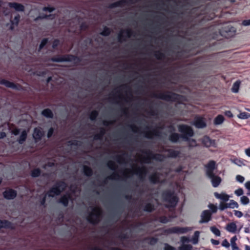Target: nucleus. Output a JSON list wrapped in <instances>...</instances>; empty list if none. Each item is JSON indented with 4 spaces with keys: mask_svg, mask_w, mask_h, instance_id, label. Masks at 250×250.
<instances>
[{
    "mask_svg": "<svg viewBox=\"0 0 250 250\" xmlns=\"http://www.w3.org/2000/svg\"><path fill=\"white\" fill-rule=\"evenodd\" d=\"M101 213V211L99 207L94 208L88 217V221L94 224L97 223L100 220Z\"/></svg>",
    "mask_w": 250,
    "mask_h": 250,
    "instance_id": "f257e3e1",
    "label": "nucleus"
},
{
    "mask_svg": "<svg viewBox=\"0 0 250 250\" xmlns=\"http://www.w3.org/2000/svg\"><path fill=\"white\" fill-rule=\"evenodd\" d=\"M66 188V184L64 182L58 183L55 187L53 188L47 194L49 196L54 197L58 195L62 190Z\"/></svg>",
    "mask_w": 250,
    "mask_h": 250,
    "instance_id": "f03ea898",
    "label": "nucleus"
},
{
    "mask_svg": "<svg viewBox=\"0 0 250 250\" xmlns=\"http://www.w3.org/2000/svg\"><path fill=\"white\" fill-rule=\"evenodd\" d=\"M191 230L189 227H178L171 228L167 230V233L183 234Z\"/></svg>",
    "mask_w": 250,
    "mask_h": 250,
    "instance_id": "7ed1b4c3",
    "label": "nucleus"
},
{
    "mask_svg": "<svg viewBox=\"0 0 250 250\" xmlns=\"http://www.w3.org/2000/svg\"><path fill=\"white\" fill-rule=\"evenodd\" d=\"M179 131L182 133L184 138L186 139H187L188 137L192 136L193 134L192 129L190 127L185 125H179Z\"/></svg>",
    "mask_w": 250,
    "mask_h": 250,
    "instance_id": "20e7f679",
    "label": "nucleus"
},
{
    "mask_svg": "<svg viewBox=\"0 0 250 250\" xmlns=\"http://www.w3.org/2000/svg\"><path fill=\"white\" fill-rule=\"evenodd\" d=\"M206 174L208 177L214 174V171L216 169L215 162L213 161H210L206 167Z\"/></svg>",
    "mask_w": 250,
    "mask_h": 250,
    "instance_id": "39448f33",
    "label": "nucleus"
},
{
    "mask_svg": "<svg viewBox=\"0 0 250 250\" xmlns=\"http://www.w3.org/2000/svg\"><path fill=\"white\" fill-rule=\"evenodd\" d=\"M166 201L168 203L166 205L167 207H174L177 203L178 199L174 194L170 193L167 195Z\"/></svg>",
    "mask_w": 250,
    "mask_h": 250,
    "instance_id": "423d86ee",
    "label": "nucleus"
},
{
    "mask_svg": "<svg viewBox=\"0 0 250 250\" xmlns=\"http://www.w3.org/2000/svg\"><path fill=\"white\" fill-rule=\"evenodd\" d=\"M226 229L229 232L235 233L237 231H240V229H237L236 222H232L228 224L226 227Z\"/></svg>",
    "mask_w": 250,
    "mask_h": 250,
    "instance_id": "0eeeda50",
    "label": "nucleus"
},
{
    "mask_svg": "<svg viewBox=\"0 0 250 250\" xmlns=\"http://www.w3.org/2000/svg\"><path fill=\"white\" fill-rule=\"evenodd\" d=\"M203 144L206 147H216L215 140H211L208 137L205 136L202 139Z\"/></svg>",
    "mask_w": 250,
    "mask_h": 250,
    "instance_id": "6e6552de",
    "label": "nucleus"
},
{
    "mask_svg": "<svg viewBox=\"0 0 250 250\" xmlns=\"http://www.w3.org/2000/svg\"><path fill=\"white\" fill-rule=\"evenodd\" d=\"M194 125L198 128H203L206 126L205 119L200 117H196L195 119Z\"/></svg>",
    "mask_w": 250,
    "mask_h": 250,
    "instance_id": "1a4fd4ad",
    "label": "nucleus"
},
{
    "mask_svg": "<svg viewBox=\"0 0 250 250\" xmlns=\"http://www.w3.org/2000/svg\"><path fill=\"white\" fill-rule=\"evenodd\" d=\"M208 178L210 179L213 187H217L221 182V178L215 174L208 176Z\"/></svg>",
    "mask_w": 250,
    "mask_h": 250,
    "instance_id": "9d476101",
    "label": "nucleus"
},
{
    "mask_svg": "<svg viewBox=\"0 0 250 250\" xmlns=\"http://www.w3.org/2000/svg\"><path fill=\"white\" fill-rule=\"evenodd\" d=\"M211 213L209 210H205L201 215V223H206L209 221L211 218Z\"/></svg>",
    "mask_w": 250,
    "mask_h": 250,
    "instance_id": "9b49d317",
    "label": "nucleus"
},
{
    "mask_svg": "<svg viewBox=\"0 0 250 250\" xmlns=\"http://www.w3.org/2000/svg\"><path fill=\"white\" fill-rule=\"evenodd\" d=\"M3 195L5 198L11 199L16 197V192L14 190L9 189L4 192Z\"/></svg>",
    "mask_w": 250,
    "mask_h": 250,
    "instance_id": "f8f14e48",
    "label": "nucleus"
},
{
    "mask_svg": "<svg viewBox=\"0 0 250 250\" xmlns=\"http://www.w3.org/2000/svg\"><path fill=\"white\" fill-rule=\"evenodd\" d=\"M8 5L10 8H13L16 11H22L24 10V6L22 4L18 3H8Z\"/></svg>",
    "mask_w": 250,
    "mask_h": 250,
    "instance_id": "ddd939ff",
    "label": "nucleus"
},
{
    "mask_svg": "<svg viewBox=\"0 0 250 250\" xmlns=\"http://www.w3.org/2000/svg\"><path fill=\"white\" fill-rule=\"evenodd\" d=\"M215 197L218 199H220L223 202H227L229 200V196L228 194L222 192L221 193H218L217 192H215L214 193Z\"/></svg>",
    "mask_w": 250,
    "mask_h": 250,
    "instance_id": "4468645a",
    "label": "nucleus"
},
{
    "mask_svg": "<svg viewBox=\"0 0 250 250\" xmlns=\"http://www.w3.org/2000/svg\"><path fill=\"white\" fill-rule=\"evenodd\" d=\"M43 135V132L41 128H36L33 136L36 142L40 140Z\"/></svg>",
    "mask_w": 250,
    "mask_h": 250,
    "instance_id": "2eb2a0df",
    "label": "nucleus"
},
{
    "mask_svg": "<svg viewBox=\"0 0 250 250\" xmlns=\"http://www.w3.org/2000/svg\"><path fill=\"white\" fill-rule=\"evenodd\" d=\"M162 175H160L158 173H155L154 174L151 175L150 176V180L153 183H159L162 182L163 180L161 179V177H162Z\"/></svg>",
    "mask_w": 250,
    "mask_h": 250,
    "instance_id": "dca6fc26",
    "label": "nucleus"
},
{
    "mask_svg": "<svg viewBox=\"0 0 250 250\" xmlns=\"http://www.w3.org/2000/svg\"><path fill=\"white\" fill-rule=\"evenodd\" d=\"M72 195L67 194L66 195L63 196L61 199V202L65 206H67L69 200H73Z\"/></svg>",
    "mask_w": 250,
    "mask_h": 250,
    "instance_id": "f3484780",
    "label": "nucleus"
},
{
    "mask_svg": "<svg viewBox=\"0 0 250 250\" xmlns=\"http://www.w3.org/2000/svg\"><path fill=\"white\" fill-rule=\"evenodd\" d=\"M231 162L239 167H242L246 166L247 161L244 159L236 158L233 160H231Z\"/></svg>",
    "mask_w": 250,
    "mask_h": 250,
    "instance_id": "a211bd4d",
    "label": "nucleus"
},
{
    "mask_svg": "<svg viewBox=\"0 0 250 250\" xmlns=\"http://www.w3.org/2000/svg\"><path fill=\"white\" fill-rule=\"evenodd\" d=\"M237 238L236 236L232 237L230 240V245L232 248V250H240V249L237 246L236 243V241H237Z\"/></svg>",
    "mask_w": 250,
    "mask_h": 250,
    "instance_id": "6ab92c4d",
    "label": "nucleus"
},
{
    "mask_svg": "<svg viewBox=\"0 0 250 250\" xmlns=\"http://www.w3.org/2000/svg\"><path fill=\"white\" fill-rule=\"evenodd\" d=\"M200 232L199 231H196L192 238L190 239V242L193 244H196L198 243L199 238Z\"/></svg>",
    "mask_w": 250,
    "mask_h": 250,
    "instance_id": "aec40b11",
    "label": "nucleus"
},
{
    "mask_svg": "<svg viewBox=\"0 0 250 250\" xmlns=\"http://www.w3.org/2000/svg\"><path fill=\"white\" fill-rule=\"evenodd\" d=\"M20 17L19 15L16 16L14 19L11 21V24L9 27L10 29H13L15 26H17L19 23Z\"/></svg>",
    "mask_w": 250,
    "mask_h": 250,
    "instance_id": "412c9836",
    "label": "nucleus"
},
{
    "mask_svg": "<svg viewBox=\"0 0 250 250\" xmlns=\"http://www.w3.org/2000/svg\"><path fill=\"white\" fill-rule=\"evenodd\" d=\"M224 121V117L222 115H218L214 119V124L215 125H219L222 124Z\"/></svg>",
    "mask_w": 250,
    "mask_h": 250,
    "instance_id": "4be33fe9",
    "label": "nucleus"
},
{
    "mask_svg": "<svg viewBox=\"0 0 250 250\" xmlns=\"http://www.w3.org/2000/svg\"><path fill=\"white\" fill-rule=\"evenodd\" d=\"M2 228H13V227L11 223L7 221L0 220V229Z\"/></svg>",
    "mask_w": 250,
    "mask_h": 250,
    "instance_id": "5701e85b",
    "label": "nucleus"
},
{
    "mask_svg": "<svg viewBox=\"0 0 250 250\" xmlns=\"http://www.w3.org/2000/svg\"><path fill=\"white\" fill-rule=\"evenodd\" d=\"M227 204L228 208H238L239 207L238 203L233 200H230Z\"/></svg>",
    "mask_w": 250,
    "mask_h": 250,
    "instance_id": "b1692460",
    "label": "nucleus"
},
{
    "mask_svg": "<svg viewBox=\"0 0 250 250\" xmlns=\"http://www.w3.org/2000/svg\"><path fill=\"white\" fill-rule=\"evenodd\" d=\"M27 133L25 130H23L21 131V134L20 135V137L18 140L19 143L20 144H22L23 142L25 141L26 138Z\"/></svg>",
    "mask_w": 250,
    "mask_h": 250,
    "instance_id": "393cba45",
    "label": "nucleus"
},
{
    "mask_svg": "<svg viewBox=\"0 0 250 250\" xmlns=\"http://www.w3.org/2000/svg\"><path fill=\"white\" fill-rule=\"evenodd\" d=\"M0 83L5 85L6 86L8 87H11V88H16L15 85L13 83L8 82V81H7L4 80H2L0 82Z\"/></svg>",
    "mask_w": 250,
    "mask_h": 250,
    "instance_id": "a878e982",
    "label": "nucleus"
},
{
    "mask_svg": "<svg viewBox=\"0 0 250 250\" xmlns=\"http://www.w3.org/2000/svg\"><path fill=\"white\" fill-rule=\"evenodd\" d=\"M237 117H238V118H239V119H243V120L247 119L250 117V114L247 112H240L237 115Z\"/></svg>",
    "mask_w": 250,
    "mask_h": 250,
    "instance_id": "bb28decb",
    "label": "nucleus"
},
{
    "mask_svg": "<svg viewBox=\"0 0 250 250\" xmlns=\"http://www.w3.org/2000/svg\"><path fill=\"white\" fill-rule=\"evenodd\" d=\"M42 114L45 117L48 118H52L53 116V113L51 111L48 109H44L42 112Z\"/></svg>",
    "mask_w": 250,
    "mask_h": 250,
    "instance_id": "cd10ccee",
    "label": "nucleus"
},
{
    "mask_svg": "<svg viewBox=\"0 0 250 250\" xmlns=\"http://www.w3.org/2000/svg\"><path fill=\"white\" fill-rule=\"evenodd\" d=\"M211 231L217 236H220L221 235L220 231L215 227H211L210 228Z\"/></svg>",
    "mask_w": 250,
    "mask_h": 250,
    "instance_id": "c85d7f7f",
    "label": "nucleus"
},
{
    "mask_svg": "<svg viewBox=\"0 0 250 250\" xmlns=\"http://www.w3.org/2000/svg\"><path fill=\"white\" fill-rule=\"evenodd\" d=\"M239 86H240V82H239L237 81L235 83H234V84H233L232 87L231 88L232 92H233L234 93L238 92V91L239 90Z\"/></svg>",
    "mask_w": 250,
    "mask_h": 250,
    "instance_id": "c756f323",
    "label": "nucleus"
},
{
    "mask_svg": "<svg viewBox=\"0 0 250 250\" xmlns=\"http://www.w3.org/2000/svg\"><path fill=\"white\" fill-rule=\"evenodd\" d=\"M240 202L242 204L246 205L249 204L250 199L246 196H243L240 198Z\"/></svg>",
    "mask_w": 250,
    "mask_h": 250,
    "instance_id": "7c9ffc66",
    "label": "nucleus"
},
{
    "mask_svg": "<svg viewBox=\"0 0 250 250\" xmlns=\"http://www.w3.org/2000/svg\"><path fill=\"white\" fill-rule=\"evenodd\" d=\"M74 59V57L71 56H68L67 57V58H66L65 59L63 58L54 59H53V61H56V62H62V61H71L72 60H73Z\"/></svg>",
    "mask_w": 250,
    "mask_h": 250,
    "instance_id": "2f4dec72",
    "label": "nucleus"
},
{
    "mask_svg": "<svg viewBox=\"0 0 250 250\" xmlns=\"http://www.w3.org/2000/svg\"><path fill=\"white\" fill-rule=\"evenodd\" d=\"M228 208L227 203H225L224 202H221L219 206V209L221 210H223L226 208Z\"/></svg>",
    "mask_w": 250,
    "mask_h": 250,
    "instance_id": "473e14b6",
    "label": "nucleus"
},
{
    "mask_svg": "<svg viewBox=\"0 0 250 250\" xmlns=\"http://www.w3.org/2000/svg\"><path fill=\"white\" fill-rule=\"evenodd\" d=\"M179 135L177 133H173L170 135V139L172 142H176L179 139Z\"/></svg>",
    "mask_w": 250,
    "mask_h": 250,
    "instance_id": "72a5a7b5",
    "label": "nucleus"
},
{
    "mask_svg": "<svg viewBox=\"0 0 250 250\" xmlns=\"http://www.w3.org/2000/svg\"><path fill=\"white\" fill-rule=\"evenodd\" d=\"M83 171L85 175L89 176L92 174V170L88 167H83Z\"/></svg>",
    "mask_w": 250,
    "mask_h": 250,
    "instance_id": "f704fd0d",
    "label": "nucleus"
},
{
    "mask_svg": "<svg viewBox=\"0 0 250 250\" xmlns=\"http://www.w3.org/2000/svg\"><path fill=\"white\" fill-rule=\"evenodd\" d=\"M192 246L190 245L183 244L179 249V250H191Z\"/></svg>",
    "mask_w": 250,
    "mask_h": 250,
    "instance_id": "c9c22d12",
    "label": "nucleus"
},
{
    "mask_svg": "<svg viewBox=\"0 0 250 250\" xmlns=\"http://www.w3.org/2000/svg\"><path fill=\"white\" fill-rule=\"evenodd\" d=\"M179 152L177 151H174L172 149L169 150V156L172 157H176L178 155Z\"/></svg>",
    "mask_w": 250,
    "mask_h": 250,
    "instance_id": "e433bc0d",
    "label": "nucleus"
},
{
    "mask_svg": "<svg viewBox=\"0 0 250 250\" xmlns=\"http://www.w3.org/2000/svg\"><path fill=\"white\" fill-rule=\"evenodd\" d=\"M40 174V171L39 169H35L33 170L32 172V176L33 177H37Z\"/></svg>",
    "mask_w": 250,
    "mask_h": 250,
    "instance_id": "4c0bfd02",
    "label": "nucleus"
},
{
    "mask_svg": "<svg viewBox=\"0 0 250 250\" xmlns=\"http://www.w3.org/2000/svg\"><path fill=\"white\" fill-rule=\"evenodd\" d=\"M222 246L226 248H229L230 244L227 239H225L222 243Z\"/></svg>",
    "mask_w": 250,
    "mask_h": 250,
    "instance_id": "58836bf2",
    "label": "nucleus"
},
{
    "mask_svg": "<svg viewBox=\"0 0 250 250\" xmlns=\"http://www.w3.org/2000/svg\"><path fill=\"white\" fill-rule=\"evenodd\" d=\"M234 193L237 196H239L243 195L244 192L243 189L240 188L235 190Z\"/></svg>",
    "mask_w": 250,
    "mask_h": 250,
    "instance_id": "ea45409f",
    "label": "nucleus"
},
{
    "mask_svg": "<svg viewBox=\"0 0 250 250\" xmlns=\"http://www.w3.org/2000/svg\"><path fill=\"white\" fill-rule=\"evenodd\" d=\"M236 180H237V181H238V182H240V183H243L244 180H245V178L243 176L240 175H237L236 176Z\"/></svg>",
    "mask_w": 250,
    "mask_h": 250,
    "instance_id": "a19ab883",
    "label": "nucleus"
},
{
    "mask_svg": "<svg viewBox=\"0 0 250 250\" xmlns=\"http://www.w3.org/2000/svg\"><path fill=\"white\" fill-rule=\"evenodd\" d=\"M234 214L238 218H241L243 215L241 211L236 210H234Z\"/></svg>",
    "mask_w": 250,
    "mask_h": 250,
    "instance_id": "79ce46f5",
    "label": "nucleus"
},
{
    "mask_svg": "<svg viewBox=\"0 0 250 250\" xmlns=\"http://www.w3.org/2000/svg\"><path fill=\"white\" fill-rule=\"evenodd\" d=\"M98 113L96 111H93L91 112L90 117L92 120H94L96 118Z\"/></svg>",
    "mask_w": 250,
    "mask_h": 250,
    "instance_id": "37998d69",
    "label": "nucleus"
},
{
    "mask_svg": "<svg viewBox=\"0 0 250 250\" xmlns=\"http://www.w3.org/2000/svg\"><path fill=\"white\" fill-rule=\"evenodd\" d=\"M209 208L211 210L212 212H216L217 209V207L213 204H210L208 206Z\"/></svg>",
    "mask_w": 250,
    "mask_h": 250,
    "instance_id": "c03bdc74",
    "label": "nucleus"
},
{
    "mask_svg": "<svg viewBox=\"0 0 250 250\" xmlns=\"http://www.w3.org/2000/svg\"><path fill=\"white\" fill-rule=\"evenodd\" d=\"M181 242L184 244L185 243H188L189 242H190V240L188 237L183 236L181 237Z\"/></svg>",
    "mask_w": 250,
    "mask_h": 250,
    "instance_id": "a18cd8bd",
    "label": "nucleus"
},
{
    "mask_svg": "<svg viewBox=\"0 0 250 250\" xmlns=\"http://www.w3.org/2000/svg\"><path fill=\"white\" fill-rule=\"evenodd\" d=\"M245 186L248 190V194L250 196V181L247 182L245 184Z\"/></svg>",
    "mask_w": 250,
    "mask_h": 250,
    "instance_id": "49530a36",
    "label": "nucleus"
},
{
    "mask_svg": "<svg viewBox=\"0 0 250 250\" xmlns=\"http://www.w3.org/2000/svg\"><path fill=\"white\" fill-rule=\"evenodd\" d=\"M110 33V30L108 28H105L104 30L102 32V34L104 36H107Z\"/></svg>",
    "mask_w": 250,
    "mask_h": 250,
    "instance_id": "de8ad7c7",
    "label": "nucleus"
},
{
    "mask_svg": "<svg viewBox=\"0 0 250 250\" xmlns=\"http://www.w3.org/2000/svg\"><path fill=\"white\" fill-rule=\"evenodd\" d=\"M108 166L111 169H115L116 166L115 164L113 162H109L108 163Z\"/></svg>",
    "mask_w": 250,
    "mask_h": 250,
    "instance_id": "09e8293b",
    "label": "nucleus"
},
{
    "mask_svg": "<svg viewBox=\"0 0 250 250\" xmlns=\"http://www.w3.org/2000/svg\"><path fill=\"white\" fill-rule=\"evenodd\" d=\"M153 207L151 204H148L146 206L145 209L147 211H151L153 210Z\"/></svg>",
    "mask_w": 250,
    "mask_h": 250,
    "instance_id": "8fccbe9b",
    "label": "nucleus"
},
{
    "mask_svg": "<svg viewBox=\"0 0 250 250\" xmlns=\"http://www.w3.org/2000/svg\"><path fill=\"white\" fill-rule=\"evenodd\" d=\"M47 42V40L46 39H43L40 45V49H41Z\"/></svg>",
    "mask_w": 250,
    "mask_h": 250,
    "instance_id": "3c124183",
    "label": "nucleus"
},
{
    "mask_svg": "<svg viewBox=\"0 0 250 250\" xmlns=\"http://www.w3.org/2000/svg\"><path fill=\"white\" fill-rule=\"evenodd\" d=\"M189 145L190 146H196V143L194 140H189L188 142Z\"/></svg>",
    "mask_w": 250,
    "mask_h": 250,
    "instance_id": "603ef678",
    "label": "nucleus"
},
{
    "mask_svg": "<svg viewBox=\"0 0 250 250\" xmlns=\"http://www.w3.org/2000/svg\"><path fill=\"white\" fill-rule=\"evenodd\" d=\"M242 24L244 26L250 25V20H247L243 21Z\"/></svg>",
    "mask_w": 250,
    "mask_h": 250,
    "instance_id": "864d4df0",
    "label": "nucleus"
},
{
    "mask_svg": "<svg viewBox=\"0 0 250 250\" xmlns=\"http://www.w3.org/2000/svg\"><path fill=\"white\" fill-rule=\"evenodd\" d=\"M225 115H226L227 116L229 117H233V114H232V113L230 111H225Z\"/></svg>",
    "mask_w": 250,
    "mask_h": 250,
    "instance_id": "5fc2aeb1",
    "label": "nucleus"
},
{
    "mask_svg": "<svg viewBox=\"0 0 250 250\" xmlns=\"http://www.w3.org/2000/svg\"><path fill=\"white\" fill-rule=\"evenodd\" d=\"M210 242L213 245H218L219 244V241L216 240H214L213 239H211L210 240Z\"/></svg>",
    "mask_w": 250,
    "mask_h": 250,
    "instance_id": "6e6d98bb",
    "label": "nucleus"
},
{
    "mask_svg": "<svg viewBox=\"0 0 250 250\" xmlns=\"http://www.w3.org/2000/svg\"><path fill=\"white\" fill-rule=\"evenodd\" d=\"M19 132H20V130H19L17 128L14 129L13 130H12V134L15 135H17L18 134H19Z\"/></svg>",
    "mask_w": 250,
    "mask_h": 250,
    "instance_id": "4d7b16f0",
    "label": "nucleus"
},
{
    "mask_svg": "<svg viewBox=\"0 0 250 250\" xmlns=\"http://www.w3.org/2000/svg\"><path fill=\"white\" fill-rule=\"evenodd\" d=\"M165 250H174V249L168 245H166L165 247Z\"/></svg>",
    "mask_w": 250,
    "mask_h": 250,
    "instance_id": "13d9d810",
    "label": "nucleus"
},
{
    "mask_svg": "<svg viewBox=\"0 0 250 250\" xmlns=\"http://www.w3.org/2000/svg\"><path fill=\"white\" fill-rule=\"evenodd\" d=\"M245 154L248 157H250V148H247L245 150Z\"/></svg>",
    "mask_w": 250,
    "mask_h": 250,
    "instance_id": "bf43d9fd",
    "label": "nucleus"
},
{
    "mask_svg": "<svg viewBox=\"0 0 250 250\" xmlns=\"http://www.w3.org/2000/svg\"><path fill=\"white\" fill-rule=\"evenodd\" d=\"M53 132V129L52 128H50L48 130V133H47V137L48 138L50 137L52 135Z\"/></svg>",
    "mask_w": 250,
    "mask_h": 250,
    "instance_id": "052dcab7",
    "label": "nucleus"
},
{
    "mask_svg": "<svg viewBox=\"0 0 250 250\" xmlns=\"http://www.w3.org/2000/svg\"><path fill=\"white\" fill-rule=\"evenodd\" d=\"M145 172H146V170L145 169V168L144 167H142V168H140L139 171L137 172V173H140V174L142 175L143 174V173H144Z\"/></svg>",
    "mask_w": 250,
    "mask_h": 250,
    "instance_id": "680f3d73",
    "label": "nucleus"
},
{
    "mask_svg": "<svg viewBox=\"0 0 250 250\" xmlns=\"http://www.w3.org/2000/svg\"><path fill=\"white\" fill-rule=\"evenodd\" d=\"M6 135L5 132H0V139L4 138Z\"/></svg>",
    "mask_w": 250,
    "mask_h": 250,
    "instance_id": "e2e57ef3",
    "label": "nucleus"
},
{
    "mask_svg": "<svg viewBox=\"0 0 250 250\" xmlns=\"http://www.w3.org/2000/svg\"><path fill=\"white\" fill-rule=\"evenodd\" d=\"M53 165H54L53 162H49L47 165H46L44 166V168L46 169V168H47V167H52Z\"/></svg>",
    "mask_w": 250,
    "mask_h": 250,
    "instance_id": "0e129e2a",
    "label": "nucleus"
},
{
    "mask_svg": "<svg viewBox=\"0 0 250 250\" xmlns=\"http://www.w3.org/2000/svg\"><path fill=\"white\" fill-rule=\"evenodd\" d=\"M161 222L163 223H166L168 222V220L166 217H164L161 218Z\"/></svg>",
    "mask_w": 250,
    "mask_h": 250,
    "instance_id": "69168bd1",
    "label": "nucleus"
},
{
    "mask_svg": "<svg viewBox=\"0 0 250 250\" xmlns=\"http://www.w3.org/2000/svg\"><path fill=\"white\" fill-rule=\"evenodd\" d=\"M43 10L45 11L48 10L49 12H51V11H52L53 10V9H52L51 8L45 7V8H44Z\"/></svg>",
    "mask_w": 250,
    "mask_h": 250,
    "instance_id": "338daca9",
    "label": "nucleus"
},
{
    "mask_svg": "<svg viewBox=\"0 0 250 250\" xmlns=\"http://www.w3.org/2000/svg\"><path fill=\"white\" fill-rule=\"evenodd\" d=\"M59 42L58 41H57V40L55 41L53 43V47L54 48L55 46H56L59 44Z\"/></svg>",
    "mask_w": 250,
    "mask_h": 250,
    "instance_id": "774afa93",
    "label": "nucleus"
}]
</instances>
